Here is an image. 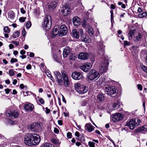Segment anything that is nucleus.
Wrapping results in <instances>:
<instances>
[{"label": "nucleus", "mask_w": 147, "mask_h": 147, "mask_svg": "<svg viewBox=\"0 0 147 147\" xmlns=\"http://www.w3.org/2000/svg\"><path fill=\"white\" fill-rule=\"evenodd\" d=\"M99 46L98 50V53L102 55V61L100 64V71L101 73L105 72L107 70L109 63L108 62V57L105 55L104 53V46L103 45L102 41L99 42L98 44Z\"/></svg>", "instance_id": "1"}, {"label": "nucleus", "mask_w": 147, "mask_h": 147, "mask_svg": "<svg viewBox=\"0 0 147 147\" xmlns=\"http://www.w3.org/2000/svg\"><path fill=\"white\" fill-rule=\"evenodd\" d=\"M100 76L99 72L94 69L90 70L87 76V80L88 81H95L97 80Z\"/></svg>", "instance_id": "2"}, {"label": "nucleus", "mask_w": 147, "mask_h": 147, "mask_svg": "<svg viewBox=\"0 0 147 147\" xmlns=\"http://www.w3.org/2000/svg\"><path fill=\"white\" fill-rule=\"evenodd\" d=\"M134 35V40L136 42L140 40L143 37L142 34L141 33L136 32L134 30H130L129 33V39L131 40L132 36Z\"/></svg>", "instance_id": "3"}, {"label": "nucleus", "mask_w": 147, "mask_h": 147, "mask_svg": "<svg viewBox=\"0 0 147 147\" xmlns=\"http://www.w3.org/2000/svg\"><path fill=\"white\" fill-rule=\"evenodd\" d=\"M141 122L139 119H132L128 121L126 125L131 129H133L136 126L138 125Z\"/></svg>", "instance_id": "4"}, {"label": "nucleus", "mask_w": 147, "mask_h": 147, "mask_svg": "<svg viewBox=\"0 0 147 147\" xmlns=\"http://www.w3.org/2000/svg\"><path fill=\"white\" fill-rule=\"evenodd\" d=\"M88 19L84 20L82 24V26L83 28L86 29L87 28V32L90 35L92 36L94 34V32L92 27L88 24Z\"/></svg>", "instance_id": "5"}, {"label": "nucleus", "mask_w": 147, "mask_h": 147, "mask_svg": "<svg viewBox=\"0 0 147 147\" xmlns=\"http://www.w3.org/2000/svg\"><path fill=\"white\" fill-rule=\"evenodd\" d=\"M104 90L106 93L110 96L114 97L116 95V89L114 86L109 87L107 86L105 88Z\"/></svg>", "instance_id": "6"}, {"label": "nucleus", "mask_w": 147, "mask_h": 147, "mask_svg": "<svg viewBox=\"0 0 147 147\" xmlns=\"http://www.w3.org/2000/svg\"><path fill=\"white\" fill-rule=\"evenodd\" d=\"M52 23V19L50 16H46L45 18L43 26L45 29H49L51 26Z\"/></svg>", "instance_id": "7"}, {"label": "nucleus", "mask_w": 147, "mask_h": 147, "mask_svg": "<svg viewBox=\"0 0 147 147\" xmlns=\"http://www.w3.org/2000/svg\"><path fill=\"white\" fill-rule=\"evenodd\" d=\"M75 87L76 91L79 94H83L86 93L88 90L85 86L79 83L76 84Z\"/></svg>", "instance_id": "8"}, {"label": "nucleus", "mask_w": 147, "mask_h": 147, "mask_svg": "<svg viewBox=\"0 0 147 147\" xmlns=\"http://www.w3.org/2000/svg\"><path fill=\"white\" fill-rule=\"evenodd\" d=\"M31 139L32 140L33 144L37 145L40 142V139L39 135L36 134H32L29 133Z\"/></svg>", "instance_id": "9"}, {"label": "nucleus", "mask_w": 147, "mask_h": 147, "mask_svg": "<svg viewBox=\"0 0 147 147\" xmlns=\"http://www.w3.org/2000/svg\"><path fill=\"white\" fill-rule=\"evenodd\" d=\"M7 117L13 118H17L19 115L18 112L14 111H7L5 113Z\"/></svg>", "instance_id": "10"}, {"label": "nucleus", "mask_w": 147, "mask_h": 147, "mask_svg": "<svg viewBox=\"0 0 147 147\" xmlns=\"http://www.w3.org/2000/svg\"><path fill=\"white\" fill-rule=\"evenodd\" d=\"M54 74L55 76L56 81L59 85H62L63 83L60 73L58 71H56L54 72Z\"/></svg>", "instance_id": "11"}, {"label": "nucleus", "mask_w": 147, "mask_h": 147, "mask_svg": "<svg viewBox=\"0 0 147 147\" xmlns=\"http://www.w3.org/2000/svg\"><path fill=\"white\" fill-rule=\"evenodd\" d=\"M80 38L81 40L86 43H88L89 42V38L88 36L83 33V30L82 29L80 30Z\"/></svg>", "instance_id": "12"}, {"label": "nucleus", "mask_w": 147, "mask_h": 147, "mask_svg": "<svg viewBox=\"0 0 147 147\" xmlns=\"http://www.w3.org/2000/svg\"><path fill=\"white\" fill-rule=\"evenodd\" d=\"M92 67V64L89 63H85L80 67L81 69L85 72H87Z\"/></svg>", "instance_id": "13"}, {"label": "nucleus", "mask_w": 147, "mask_h": 147, "mask_svg": "<svg viewBox=\"0 0 147 147\" xmlns=\"http://www.w3.org/2000/svg\"><path fill=\"white\" fill-rule=\"evenodd\" d=\"M72 78L76 80H79L82 79L83 77V75L81 73L74 71L73 72L71 75Z\"/></svg>", "instance_id": "14"}, {"label": "nucleus", "mask_w": 147, "mask_h": 147, "mask_svg": "<svg viewBox=\"0 0 147 147\" xmlns=\"http://www.w3.org/2000/svg\"><path fill=\"white\" fill-rule=\"evenodd\" d=\"M123 119V114L119 113L115 114L112 118L114 122H117L122 120Z\"/></svg>", "instance_id": "15"}, {"label": "nucleus", "mask_w": 147, "mask_h": 147, "mask_svg": "<svg viewBox=\"0 0 147 147\" xmlns=\"http://www.w3.org/2000/svg\"><path fill=\"white\" fill-rule=\"evenodd\" d=\"M31 137L29 133L27 134L25 136L24 140V142L25 144L28 146H30L33 145L32 141L31 139Z\"/></svg>", "instance_id": "16"}, {"label": "nucleus", "mask_w": 147, "mask_h": 147, "mask_svg": "<svg viewBox=\"0 0 147 147\" xmlns=\"http://www.w3.org/2000/svg\"><path fill=\"white\" fill-rule=\"evenodd\" d=\"M70 10V9L67 5L66 4L65 6L64 5L61 13L63 16H66L69 13Z\"/></svg>", "instance_id": "17"}, {"label": "nucleus", "mask_w": 147, "mask_h": 147, "mask_svg": "<svg viewBox=\"0 0 147 147\" xmlns=\"http://www.w3.org/2000/svg\"><path fill=\"white\" fill-rule=\"evenodd\" d=\"M24 107L26 111H32L34 109V106L33 104L28 102L24 104Z\"/></svg>", "instance_id": "18"}, {"label": "nucleus", "mask_w": 147, "mask_h": 147, "mask_svg": "<svg viewBox=\"0 0 147 147\" xmlns=\"http://www.w3.org/2000/svg\"><path fill=\"white\" fill-rule=\"evenodd\" d=\"M67 29L65 26L62 25L60 27V31L59 35L60 36H63L66 34L67 32Z\"/></svg>", "instance_id": "19"}, {"label": "nucleus", "mask_w": 147, "mask_h": 147, "mask_svg": "<svg viewBox=\"0 0 147 147\" xmlns=\"http://www.w3.org/2000/svg\"><path fill=\"white\" fill-rule=\"evenodd\" d=\"M28 129L32 131H36L39 129V125L36 123H33L30 125L28 126Z\"/></svg>", "instance_id": "20"}, {"label": "nucleus", "mask_w": 147, "mask_h": 147, "mask_svg": "<svg viewBox=\"0 0 147 147\" xmlns=\"http://www.w3.org/2000/svg\"><path fill=\"white\" fill-rule=\"evenodd\" d=\"M88 55L87 53L84 52L80 53L78 55L79 59L82 60H86L88 59Z\"/></svg>", "instance_id": "21"}, {"label": "nucleus", "mask_w": 147, "mask_h": 147, "mask_svg": "<svg viewBox=\"0 0 147 147\" xmlns=\"http://www.w3.org/2000/svg\"><path fill=\"white\" fill-rule=\"evenodd\" d=\"M72 21L74 25L76 26H77L80 24L81 20L78 16L74 17Z\"/></svg>", "instance_id": "22"}, {"label": "nucleus", "mask_w": 147, "mask_h": 147, "mask_svg": "<svg viewBox=\"0 0 147 147\" xmlns=\"http://www.w3.org/2000/svg\"><path fill=\"white\" fill-rule=\"evenodd\" d=\"M57 6V3L55 2H53L49 3L48 5V10L52 11Z\"/></svg>", "instance_id": "23"}, {"label": "nucleus", "mask_w": 147, "mask_h": 147, "mask_svg": "<svg viewBox=\"0 0 147 147\" xmlns=\"http://www.w3.org/2000/svg\"><path fill=\"white\" fill-rule=\"evenodd\" d=\"M59 27L58 25H56L54 27L52 31V38L55 37L59 33Z\"/></svg>", "instance_id": "24"}, {"label": "nucleus", "mask_w": 147, "mask_h": 147, "mask_svg": "<svg viewBox=\"0 0 147 147\" xmlns=\"http://www.w3.org/2000/svg\"><path fill=\"white\" fill-rule=\"evenodd\" d=\"M85 129L89 132H90L94 130V127L91 123L86 124L85 126Z\"/></svg>", "instance_id": "25"}, {"label": "nucleus", "mask_w": 147, "mask_h": 147, "mask_svg": "<svg viewBox=\"0 0 147 147\" xmlns=\"http://www.w3.org/2000/svg\"><path fill=\"white\" fill-rule=\"evenodd\" d=\"M147 130V126L144 125L138 128L137 129V132H142V133L146 131Z\"/></svg>", "instance_id": "26"}, {"label": "nucleus", "mask_w": 147, "mask_h": 147, "mask_svg": "<svg viewBox=\"0 0 147 147\" xmlns=\"http://www.w3.org/2000/svg\"><path fill=\"white\" fill-rule=\"evenodd\" d=\"M97 99L100 102L104 100V95L101 93H99L97 95Z\"/></svg>", "instance_id": "27"}, {"label": "nucleus", "mask_w": 147, "mask_h": 147, "mask_svg": "<svg viewBox=\"0 0 147 147\" xmlns=\"http://www.w3.org/2000/svg\"><path fill=\"white\" fill-rule=\"evenodd\" d=\"M72 36L76 38H79L80 36L79 32L76 29H74L72 31Z\"/></svg>", "instance_id": "28"}, {"label": "nucleus", "mask_w": 147, "mask_h": 147, "mask_svg": "<svg viewBox=\"0 0 147 147\" xmlns=\"http://www.w3.org/2000/svg\"><path fill=\"white\" fill-rule=\"evenodd\" d=\"M61 73L63 80L69 79L67 74L65 71L62 70Z\"/></svg>", "instance_id": "29"}, {"label": "nucleus", "mask_w": 147, "mask_h": 147, "mask_svg": "<svg viewBox=\"0 0 147 147\" xmlns=\"http://www.w3.org/2000/svg\"><path fill=\"white\" fill-rule=\"evenodd\" d=\"M8 15V17L12 20L15 17V13L12 11H9Z\"/></svg>", "instance_id": "30"}, {"label": "nucleus", "mask_w": 147, "mask_h": 147, "mask_svg": "<svg viewBox=\"0 0 147 147\" xmlns=\"http://www.w3.org/2000/svg\"><path fill=\"white\" fill-rule=\"evenodd\" d=\"M70 50L68 48L65 49L63 51V55L64 57H66L69 53Z\"/></svg>", "instance_id": "31"}, {"label": "nucleus", "mask_w": 147, "mask_h": 147, "mask_svg": "<svg viewBox=\"0 0 147 147\" xmlns=\"http://www.w3.org/2000/svg\"><path fill=\"white\" fill-rule=\"evenodd\" d=\"M147 16V13L146 12H143L142 13H140L138 14V16L140 18H143L146 17Z\"/></svg>", "instance_id": "32"}, {"label": "nucleus", "mask_w": 147, "mask_h": 147, "mask_svg": "<svg viewBox=\"0 0 147 147\" xmlns=\"http://www.w3.org/2000/svg\"><path fill=\"white\" fill-rule=\"evenodd\" d=\"M51 142L55 144H59L60 143L58 140L54 138L51 139Z\"/></svg>", "instance_id": "33"}, {"label": "nucleus", "mask_w": 147, "mask_h": 147, "mask_svg": "<svg viewBox=\"0 0 147 147\" xmlns=\"http://www.w3.org/2000/svg\"><path fill=\"white\" fill-rule=\"evenodd\" d=\"M42 147H55L54 145L49 143L43 144Z\"/></svg>", "instance_id": "34"}, {"label": "nucleus", "mask_w": 147, "mask_h": 147, "mask_svg": "<svg viewBox=\"0 0 147 147\" xmlns=\"http://www.w3.org/2000/svg\"><path fill=\"white\" fill-rule=\"evenodd\" d=\"M64 84L65 86L66 87H67L69 85V79L64 80Z\"/></svg>", "instance_id": "35"}, {"label": "nucleus", "mask_w": 147, "mask_h": 147, "mask_svg": "<svg viewBox=\"0 0 147 147\" xmlns=\"http://www.w3.org/2000/svg\"><path fill=\"white\" fill-rule=\"evenodd\" d=\"M140 66L141 68L145 72L147 73V67L144 65L142 63H140Z\"/></svg>", "instance_id": "36"}, {"label": "nucleus", "mask_w": 147, "mask_h": 147, "mask_svg": "<svg viewBox=\"0 0 147 147\" xmlns=\"http://www.w3.org/2000/svg\"><path fill=\"white\" fill-rule=\"evenodd\" d=\"M113 107L114 110L117 109L119 107V105L117 103H114L112 105Z\"/></svg>", "instance_id": "37"}, {"label": "nucleus", "mask_w": 147, "mask_h": 147, "mask_svg": "<svg viewBox=\"0 0 147 147\" xmlns=\"http://www.w3.org/2000/svg\"><path fill=\"white\" fill-rule=\"evenodd\" d=\"M20 35V32L18 31H17L16 32H14L13 35V36L14 38H16L18 37Z\"/></svg>", "instance_id": "38"}, {"label": "nucleus", "mask_w": 147, "mask_h": 147, "mask_svg": "<svg viewBox=\"0 0 147 147\" xmlns=\"http://www.w3.org/2000/svg\"><path fill=\"white\" fill-rule=\"evenodd\" d=\"M88 144L90 147H95V143L89 141Z\"/></svg>", "instance_id": "39"}, {"label": "nucleus", "mask_w": 147, "mask_h": 147, "mask_svg": "<svg viewBox=\"0 0 147 147\" xmlns=\"http://www.w3.org/2000/svg\"><path fill=\"white\" fill-rule=\"evenodd\" d=\"M4 30L5 32L9 33L10 32V30L8 27L6 26L4 28Z\"/></svg>", "instance_id": "40"}, {"label": "nucleus", "mask_w": 147, "mask_h": 147, "mask_svg": "<svg viewBox=\"0 0 147 147\" xmlns=\"http://www.w3.org/2000/svg\"><path fill=\"white\" fill-rule=\"evenodd\" d=\"M26 28H29L31 26V22L30 21H28L26 24Z\"/></svg>", "instance_id": "41"}, {"label": "nucleus", "mask_w": 147, "mask_h": 147, "mask_svg": "<svg viewBox=\"0 0 147 147\" xmlns=\"http://www.w3.org/2000/svg\"><path fill=\"white\" fill-rule=\"evenodd\" d=\"M124 46H129L130 45V43L129 42H128L127 41H124Z\"/></svg>", "instance_id": "42"}, {"label": "nucleus", "mask_w": 147, "mask_h": 147, "mask_svg": "<svg viewBox=\"0 0 147 147\" xmlns=\"http://www.w3.org/2000/svg\"><path fill=\"white\" fill-rule=\"evenodd\" d=\"M9 75L12 76H13L15 74L13 70L12 69L9 70Z\"/></svg>", "instance_id": "43"}, {"label": "nucleus", "mask_w": 147, "mask_h": 147, "mask_svg": "<svg viewBox=\"0 0 147 147\" xmlns=\"http://www.w3.org/2000/svg\"><path fill=\"white\" fill-rule=\"evenodd\" d=\"M18 61V59L16 58H12L10 60V62L11 63H13L14 62Z\"/></svg>", "instance_id": "44"}, {"label": "nucleus", "mask_w": 147, "mask_h": 147, "mask_svg": "<svg viewBox=\"0 0 147 147\" xmlns=\"http://www.w3.org/2000/svg\"><path fill=\"white\" fill-rule=\"evenodd\" d=\"M8 122L9 124L11 125H15L16 124V123L15 121L11 119L9 120Z\"/></svg>", "instance_id": "45"}, {"label": "nucleus", "mask_w": 147, "mask_h": 147, "mask_svg": "<svg viewBox=\"0 0 147 147\" xmlns=\"http://www.w3.org/2000/svg\"><path fill=\"white\" fill-rule=\"evenodd\" d=\"M39 101L42 104H44V100L43 98H40L39 99Z\"/></svg>", "instance_id": "46"}, {"label": "nucleus", "mask_w": 147, "mask_h": 147, "mask_svg": "<svg viewBox=\"0 0 147 147\" xmlns=\"http://www.w3.org/2000/svg\"><path fill=\"white\" fill-rule=\"evenodd\" d=\"M26 18V17H21L19 18V20L21 22H24L25 21V19Z\"/></svg>", "instance_id": "47"}, {"label": "nucleus", "mask_w": 147, "mask_h": 147, "mask_svg": "<svg viewBox=\"0 0 147 147\" xmlns=\"http://www.w3.org/2000/svg\"><path fill=\"white\" fill-rule=\"evenodd\" d=\"M99 82H101V84H102L103 83H104V82H105V78H100L99 80Z\"/></svg>", "instance_id": "48"}, {"label": "nucleus", "mask_w": 147, "mask_h": 147, "mask_svg": "<svg viewBox=\"0 0 147 147\" xmlns=\"http://www.w3.org/2000/svg\"><path fill=\"white\" fill-rule=\"evenodd\" d=\"M72 134L70 132H68L67 134V137L68 138H71Z\"/></svg>", "instance_id": "49"}, {"label": "nucleus", "mask_w": 147, "mask_h": 147, "mask_svg": "<svg viewBox=\"0 0 147 147\" xmlns=\"http://www.w3.org/2000/svg\"><path fill=\"white\" fill-rule=\"evenodd\" d=\"M45 111L47 114H49L50 112V109H48L47 107L45 108Z\"/></svg>", "instance_id": "50"}, {"label": "nucleus", "mask_w": 147, "mask_h": 147, "mask_svg": "<svg viewBox=\"0 0 147 147\" xmlns=\"http://www.w3.org/2000/svg\"><path fill=\"white\" fill-rule=\"evenodd\" d=\"M12 43L16 46H18L19 44V42L17 41H13Z\"/></svg>", "instance_id": "51"}, {"label": "nucleus", "mask_w": 147, "mask_h": 147, "mask_svg": "<svg viewBox=\"0 0 147 147\" xmlns=\"http://www.w3.org/2000/svg\"><path fill=\"white\" fill-rule=\"evenodd\" d=\"M26 68L27 69H30L32 68V66L30 64H28L26 67Z\"/></svg>", "instance_id": "52"}, {"label": "nucleus", "mask_w": 147, "mask_h": 147, "mask_svg": "<svg viewBox=\"0 0 147 147\" xmlns=\"http://www.w3.org/2000/svg\"><path fill=\"white\" fill-rule=\"evenodd\" d=\"M138 88V89L142 90V86L140 84L137 85Z\"/></svg>", "instance_id": "53"}, {"label": "nucleus", "mask_w": 147, "mask_h": 147, "mask_svg": "<svg viewBox=\"0 0 147 147\" xmlns=\"http://www.w3.org/2000/svg\"><path fill=\"white\" fill-rule=\"evenodd\" d=\"M54 132L56 134H58L59 132V130L58 129L55 128L54 130Z\"/></svg>", "instance_id": "54"}, {"label": "nucleus", "mask_w": 147, "mask_h": 147, "mask_svg": "<svg viewBox=\"0 0 147 147\" xmlns=\"http://www.w3.org/2000/svg\"><path fill=\"white\" fill-rule=\"evenodd\" d=\"M5 90V93L7 94H8L9 93L10 91L11 90L9 89H6Z\"/></svg>", "instance_id": "55"}, {"label": "nucleus", "mask_w": 147, "mask_h": 147, "mask_svg": "<svg viewBox=\"0 0 147 147\" xmlns=\"http://www.w3.org/2000/svg\"><path fill=\"white\" fill-rule=\"evenodd\" d=\"M25 53H26V51L24 50H21L20 51V53L21 55H23L25 54Z\"/></svg>", "instance_id": "56"}, {"label": "nucleus", "mask_w": 147, "mask_h": 147, "mask_svg": "<svg viewBox=\"0 0 147 147\" xmlns=\"http://www.w3.org/2000/svg\"><path fill=\"white\" fill-rule=\"evenodd\" d=\"M20 11L22 14H24L26 12L24 10L23 8H22L20 9Z\"/></svg>", "instance_id": "57"}, {"label": "nucleus", "mask_w": 147, "mask_h": 147, "mask_svg": "<svg viewBox=\"0 0 147 147\" xmlns=\"http://www.w3.org/2000/svg\"><path fill=\"white\" fill-rule=\"evenodd\" d=\"M75 135L77 137H79L80 136V133L78 131H76L75 133Z\"/></svg>", "instance_id": "58"}, {"label": "nucleus", "mask_w": 147, "mask_h": 147, "mask_svg": "<svg viewBox=\"0 0 147 147\" xmlns=\"http://www.w3.org/2000/svg\"><path fill=\"white\" fill-rule=\"evenodd\" d=\"M20 57L22 59H23L26 58V55H23L20 56Z\"/></svg>", "instance_id": "59"}, {"label": "nucleus", "mask_w": 147, "mask_h": 147, "mask_svg": "<svg viewBox=\"0 0 147 147\" xmlns=\"http://www.w3.org/2000/svg\"><path fill=\"white\" fill-rule=\"evenodd\" d=\"M22 34L24 36L26 35V30L25 29H23L22 31Z\"/></svg>", "instance_id": "60"}, {"label": "nucleus", "mask_w": 147, "mask_h": 147, "mask_svg": "<svg viewBox=\"0 0 147 147\" xmlns=\"http://www.w3.org/2000/svg\"><path fill=\"white\" fill-rule=\"evenodd\" d=\"M29 56L31 57H33L34 56V54L32 52H31L30 53Z\"/></svg>", "instance_id": "61"}, {"label": "nucleus", "mask_w": 147, "mask_h": 147, "mask_svg": "<svg viewBox=\"0 0 147 147\" xmlns=\"http://www.w3.org/2000/svg\"><path fill=\"white\" fill-rule=\"evenodd\" d=\"M58 124L59 125H62V122L61 120H59L58 121Z\"/></svg>", "instance_id": "62"}, {"label": "nucleus", "mask_w": 147, "mask_h": 147, "mask_svg": "<svg viewBox=\"0 0 147 147\" xmlns=\"http://www.w3.org/2000/svg\"><path fill=\"white\" fill-rule=\"evenodd\" d=\"M49 78H50V79L52 81H53V80H54V78H53V77L52 76V75H49V76H48Z\"/></svg>", "instance_id": "63"}, {"label": "nucleus", "mask_w": 147, "mask_h": 147, "mask_svg": "<svg viewBox=\"0 0 147 147\" xmlns=\"http://www.w3.org/2000/svg\"><path fill=\"white\" fill-rule=\"evenodd\" d=\"M17 80L16 79H14L13 80V85H15L17 83Z\"/></svg>", "instance_id": "64"}]
</instances>
